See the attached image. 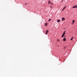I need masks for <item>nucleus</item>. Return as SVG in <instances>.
Instances as JSON below:
<instances>
[{"label": "nucleus", "instance_id": "9b49d317", "mask_svg": "<svg viewBox=\"0 0 77 77\" xmlns=\"http://www.w3.org/2000/svg\"><path fill=\"white\" fill-rule=\"evenodd\" d=\"M73 38H74V37H72V38L70 39L71 41H72V40L73 39Z\"/></svg>", "mask_w": 77, "mask_h": 77}, {"label": "nucleus", "instance_id": "f3484780", "mask_svg": "<svg viewBox=\"0 0 77 77\" xmlns=\"http://www.w3.org/2000/svg\"><path fill=\"white\" fill-rule=\"evenodd\" d=\"M27 5V4H25V5Z\"/></svg>", "mask_w": 77, "mask_h": 77}, {"label": "nucleus", "instance_id": "f8f14e48", "mask_svg": "<svg viewBox=\"0 0 77 77\" xmlns=\"http://www.w3.org/2000/svg\"><path fill=\"white\" fill-rule=\"evenodd\" d=\"M64 35L63 34L62 35V37L63 38V36H64Z\"/></svg>", "mask_w": 77, "mask_h": 77}, {"label": "nucleus", "instance_id": "9d476101", "mask_svg": "<svg viewBox=\"0 0 77 77\" xmlns=\"http://www.w3.org/2000/svg\"><path fill=\"white\" fill-rule=\"evenodd\" d=\"M50 1H49L48 2V4H50Z\"/></svg>", "mask_w": 77, "mask_h": 77}, {"label": "nucleus", "instance_id": "423d86ee", "mask_svg": "<svg viewBox=\"0 0 77 77\" xmlns=\"http://www.w3.org/2000/svg\"><path fill=\"white\" fill-rule=\"evenodd\" d=\"M63 41H66V38H63Z\"/></svg>", "mask_w": 77, "mask_h": 77}, {"label": "nucleus", "instance_id": "4468645a", "mask_svg": "<svg viewBox=\"0 0 77 77\" xmlns=\"http://www.w3.org/2000/svg\"><path fill=\"white\" fill-rule=\"evenodd\" d=\"M51 19H49L48 20V21H51Z\"/></svg>", "mask_w": 77, "mask_h": 77}, {"label": "nucleus", "instance_id": "6e6552de", "mask_svg": "<svg viewBox=\"0 0 77 77\" xmlns=\"http://www.w3.org/2000/svg\"><path fill=\"white\" fill-rule=\"evenodd\" d=\"M45 26H47V23H46L45 24Z\"/></svg>", "mask_w": 77, "mask_h": 77}, {"label": "nucleus", "instance_id": "a211bd4d", "mask_svg": "<svg viewBox=\"0 0 77 77\" xmlns=\"http://www.w3.org/2000/svg\"><path fill=\"white\" fill-rule=\"evenodd\" d=\"M72 24H73V23H72Z\"/></svg>", "mask_w": 77, "mask_h": 77}, {"label": "nucleus", "instance_id": "ddd939ff", "mask_svg": "<svg viewBox=\"0 0 77 77\" xmlns=\"http://www.w3.org/2000/svg\"><path fill=\"white\" fill-rule=\"evenodd\" d=\"M57 42H59L60 41V40H59V39H57Z\"/></svg>", "mask_w": 77, "mask_h": 77}, {"label": "nucleus", "instance_id": "f03ea898", "mask_svg": "<svg viewBox=\"0 0 77 77\" xmlns=\"http://www.w3.org/2000/svg\"><path fill=\"white\" fill-rule=\"evenodd\" d=\"M66 5L63 9L62 10V11H63V10H64V9H65V8H66Z\"/></svg>", "mask_w": 77, "mask_h": 77}, {"label": "nucleus", "instance_id": "39448f33", "mask_svg": "<svg viewBox=\"0 0 77 77\" xmlns=\"http://www.w3.org/2000/svg\"><path fill=\"white\" fill-rule=\"evenodd\" d=\"M60 20H57V23H60Z\"/></svg>", "mask_w": 77, "mask_h": 77}, {"label": "nucleus", "instance_id": "1a4fd4ad", "mask_svg": "<svg viewBox=\"0 0 77 77\" xmlns=\"http://www.w3.org/2000/svg\"><path fill=\"white\" fill-rule=\"evenodd\" d=\"M74 22H75V20H73L72 21V23H74Z\"/></svg>", "mask_w": 77, "mask_h": 77}, {"label": "nucleus", "instance_id": "7ed1b4c3", "mask_svg": "<svg viewBox=\"0 0 77 77\" xmlns=\"http://www.w3.org/2000/svg\"><path fill=\"white\" fill-rule=\"evenodd\" d=\"M65 20V18L63 17V18H62V21H63V20Z\"/></svg>", "mask_w": 77, "mask_h": 77}, {"label": "nucleus", "instance_id": "0eeeda50", "mask_svg": "<svg viewBox=\"0 0 77 77\" xmlns=\"http://www.w3.org/2000/svg\"><path fill=\"white\" fill-rule=\"evenodd\" d=\"M63 35H65V31H64L63 33Z\"/></svg>", "mask_w": 77, "mask_h": 77}, {"label": "nucleus", "instance_id": "f257e3e1", "mask_svg": "<svg viewBox=\"0 0 77 77\" xmlns=\"http://www.w3.org/2000/svg\"><path fill=\"white\" fill-rule=\"evenodd\" d=\"M48 33V30H46L45 32V35H47V33Z\"/></svg>", "mask_w": 77, "mask_h": 77}, {"label": "nucleus", "instance_id": "20e7f679", "mask_svg": "<svg viewBox=\"0 0 77 77\" xmlns=\"http://www.w3.org/2000/svg\"><path fill=\"white\" fill-rule=\"evenodd\" d=\"M77 8V6H75V5L73 7H72L73 8Z\"/></svg>", "mask_w": 77, "mask_h": 77}, {"label": "nucleus", "instance_id": "2eb2a0df", "mask_svg": "<svg viewBox=\"0 0 77 77\" xmlns=\"http://www.w3.org/2000/svg\"><path fill=\"white\" fill-rule=\"evenodd\" d=\"M50 4L52 5H53V3L52 2H50Z\"/></svg>", "mask_w": 77, "mask_h": 77}, {"label": "nucleus", "instance_id": "dca6fc26", "mask_svg": "<svg viewBox=\"0 0 77 77\" xmlns=\"http://www.w3.org/2000/svg\"><path fill=\"white\" fill-rule=\"evenodd\" d=\"M52 8V7H51H51H50V8Z\"/></svg>", "mask_w": 77, "mask_h": 77}]
</instances>
